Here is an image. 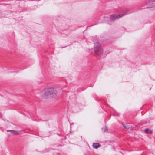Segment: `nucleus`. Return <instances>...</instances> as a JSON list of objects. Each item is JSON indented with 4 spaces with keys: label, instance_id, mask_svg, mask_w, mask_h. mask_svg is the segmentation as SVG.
I'll list each match as a JSON object with an SVG mask.
<instances>
[{
    "label": "nucleus",
    "instance_id": "obj_1",
    "mask_svg": "<svg viewBox=\"0 0 155 155\" xmlns=\"http://www.w3.org/2000/svg\"><path fill=\"white\" fill-rule=\"evenodd\" d=\"M57 93L56 90L54 88H49L45 92L43 97L45 98H54L56 96Z\"/></svg>",
    "mask_w": 155,
    "mask_h": 155
},
{
    "label": "nucleus",
    "instance_id": "obj_2",
    "mask_svg": "<svg viewBox=\"0 0 155 155\" xmlns=\"http://www.w3.org/2000/svg\"><path fill=\"white\" fill-rule=\"evenodd\" d=\"M94 50L96 54L99 56H101L103 53V50L101 47V45L98 42H96L94 45Z\"/></svg>",
    "mask_w": 155,
    "mask_h": 155
},
{
    "label": "nucleus",
    "instance_id": "obj_3",
    "mask_svg": "<svg viewBox=\"0 0 155 155\" xmlns=\"http://www.w3.org/2000/svg\"><path fill=\"white\" fill-rule=\"evenodd\" d=\"M146 4L149 6L147 8H151L155 7V0H148L147 1Z\"/></svg>",
    "mask_w": 155,
    "mask_h": 155
},
{
    "label": "nucleus",
    "instance_id": "obj_4",
    "mask_svg": "<svg viewBox=\"0 0 155 155\" xmlns=\"http://www.w3.org/2000/svg\"><path fill=\"white\" fill-rule=\"evenodd\" d=\"M127 14V13L126 12L120 15H118L117 16L111 15L110 17V19L111 20H114L116 19H118L119 18H120L121 17H122L124 16Z\"/></svg>",
    "mask_w": 155,
    "mask_h": 155
},
{
    "label": "nucleus",
    "instance_id": "obj_5",
    "mask_svg": "<svg viewBox=\"0 0 155 155\" xmlns=\"http://www.w3.org/2000/svg\"><path fill=\"white\" fill-rule=\"evenodd\" d=\"M122 124L123 127L127 129H132V125L130 124H124L122 123Z\"/></svg>",
    "mask_w": 155,
    "mask_h": 155
},
{
    "label": "nucleus",
    "instance_id": "obj_6",
    "mask_svg": "<svg viewBox=\"0 0 155 155\" xmlns=\"http://www.w3.org/2000/svg\"><path fill=\"white\" fill-rule=\"evenodd\" d=\"M101 145L99 143H94L92 144L93 147L94 149H97Z\"/></svg>",
    "mask_w": 155,
    "mask_h": 155
},
{
    "label": "nucleus",
    "instance_id": "obj_7",
    "mask_svg": "<svg viewBox=\"0 0 155 155\" xmlns=\"http://www.w3.org/2000/svg\"><path fill=\"white\" fill-rule=\"evenodd\" d=\"M7 131L10 132L12 134L15 135H18L20 133L19 132L16 131L14 130H7Z\"/></svg>",
    "mask_w": 155,
    "mask_h": 155
},
{
    "label": "nucleus",
    "instance_id": "obj_8",
    "mask_svg": "<svg viewBox=\"0 0 155 155\" xmlns=\"http://www.w3.org/2000/svg\"><path fill=\"white\" fill-rule=\"evenodd\" d=\"M145 132L147 133L148 134H150L152 133V131L149 129H146L145 130Z\"/></svg>",
    "mask_w": 155,
    "mask_h": 155
},
{
    "label": "nucleus",
    "instance_id": "obj_9",
    "mask_svg": "<svg viewBox=\"0 0 155 155\" xmlns=\"http://www.w3.org/2000/svg\"><path fill=\"white\" fill-rule=\"evenodd\" d=\"M106 130H107V129H105L104 131L105 132L106 131Z\"/></svg>",
    "mask_w": 155,
    "mask_h": 155
}]
</instances>
